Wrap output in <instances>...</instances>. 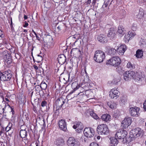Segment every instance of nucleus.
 Returning a JSON list of instances; mask_svg holds the SVG:
<instances>
[{
    "mask_svg": "<svg viewBox=\"0 0 146 146\" xmlns=\"http://www.w3.org/2000/svg\"><path fill=\"white\" fill-rule=\"evenodd\" d=\"M105 58V54L104 52L101 50H97L95 52L94 59L98 63L102 62Z\"/></svg>",
    "mask_w": 146,
    "mask_h": 146,
    "instance_id": "obj_1",
    "label": "nucleus"
},
{
    "mask_svg": "<svg viewBox=\"0 0 146 146\" xmlns=\"http://www.w3.org/2000/svg\"><path fill=\"white\" fill-rule=\"evenodd\" d=\"M97 131L98 134L107 135L109 133V130L107 125L105 124H101L98 126Z\"/></svg>",
    "mask_w": 146,
    "mask_h": 146,
    "instance_id": "obj_2",
    "label": "nucleus"
},
{
    "mask_svg": "<svg viewBox=\"0 0 146 146\" xmlns=\"http://www.w3.org/2000/svg\"><path fill=\"white\" fill-rule=\"evenodd\" d=\"M121 62L120 58L118 56L113 57L106 62V64L116 66L119 65Z\"/></svg>",
    "mask_w": 146,
    "mask_h": 146,
    "instance_id": "obj_3",
    "label": "nucleus"
},
{
    "mask_svg": "<svg viewBox=\"0 0 146 146\" xmlns=\"http://www.w3.org/2000/svg\"><path fill=\"white\" fill-rule=\"evenodd\" d=\"M130 135H132L131 137L136 138L140 136H142L143 135V130L139 128H137L132 130L130 132Z\"/></svg>",
    "mask_w": 146,
    "mask_h": 146,
    "instance_id": "obj_4",
    "label": "nucleus"
},
{
    "mask_svg": "<svg viewBox=\"0 0 146 146\" xmlns=\"http://www.w3.org/2000/svg\"><path fill=\"white\" fill-rule=\"evenodd\" d=\"M12 77L10 71H6L0 74V79L3 81L9 80Z\"/></svg>",
    "mask_w": 146,
    "mask_h": 146,
    "instance_id": "obj_5",
    "label": "nucleus"
},
{
    "mask_svg": "<svg viewBox=\"0 0 146 146\" xmlns=\"http://www.w3.org/2000/svg\"><path fill=\"white\" fill-rule=\"evenodd\" d=\"M127 132L123 129H120L118 130L116 132L115 137L117 139H124L127 135Z\"/></svg>",
    "mask_w": 146,
    "mask_h": 146,
    "instance_id": "obj_6",
    "label": "nucleus"
},
{
    "mask_svg": "<svg viewBox=\"0 0 146 146\" xmlns=\"http://www.w3.org/2000/svg\"><path fill=\"white\" fill-rule=\"evenodd\" d=\"M84 134L85 136L88 138H91L94 135L95 131L94 129L91 127H87L84 131Z\"/></svg>",
    "mask_w": 146,
    "mask_h": 146,
    "instance_id": "obj_7",
    "label": "nucleus"
},
{
    "mask_svg": "<svg viewBox=\"0 0 146 146\" xmlns=\"http://www.w3.org/2000/svg\"><path fill=\"white\" fill-rule=\"evenodd\" d=\"M135 73L133 71H129L125 72L123 74V78L126 81H127L129 79H136L135 78Z\"/></svg>",
    "mask_w": 146,
    "mask_h": 146,
    "instance_id": "obj_8",
    "label": "nucleus"
},
{
    "mask_svg": "<svg viewBox=\"0 0 146 146\" xmlns=\"http://www.w3.org/2000/svg\"><path fill=\"white\" fill-rule=\"evenodd\" d=\"M67 142L68 146H80L79 142L73 137H69Z\"/></svg>",
    "mask_w": 146,
    "mask_h": 146,
    "instance_id": "obj_9",
    "label": "nucleus"
},
{
    "mask_svg": "<svg viewBox=\"0 0 146 146\" xmlns=\"http://www.w3.org/2000/svg\"><path fill=\"white\" fill-rule=\"evenodd\" d=\"M72 127L74 129H76V131L77 132L80 133L82 132L84 126L81 122H76Z\"/></svg>",
    "mask_w": 146,
    "mask_h": 146,
    "instance_id": "obj_10",
    "label": "nucleus"
},
{
    "mask_svg": "<svg viewBox=\"0 0 146 146\" xmlns=\"http://www.w3.org/2000/svg\"><path fill=\"white\" fill-rule=\"evenodd\" d=\"M109 96L111 98L116 99L120 95V92L115 88L111 89L110 92Z\"/></svg>",
    "mask_w": 146,
    "mask_h": 146,
    "instance_id": "obj_11",
    "label": "nucleus"
},
{
    "mask_svg": "<svg viewBox=\"0 0 146 146\" xmlns=\"http://www.w3.org/2000/svg\"><path fill=\"white\" fill-rule=\"evenodd\" d=\"M132 122L131 117H125L122 121L121 126L123 128L128 127L131 124Z\"/></svg>",
    "mask_w": 146,
    "mask_h": 146,
    "instance_id": "obj_12",
    "label": "nucleus"
},
{
    "mask_svg": "<svg viewBox=\"0 0 146 146\" xmlns=\"http://www.w3.org/2000/svg\"><path fill=\"white\" fill-rule=\"evenodd\" d=\"M139 110V108L136 107L130 108L129 109V113L133 117L137 116Z\"/></svg>",
    "mask_w": 146,
    "mask_h": 146,
    "instance_id": "obj_13",
    "label": "nucleus"
},
{
    "mask_svg": "<svg viewBox=\"0 0 146 146\" xmlns=\"http://www.w3.org/2000/svg\"><path fill=\"white\" fill-rule=\"evenodd\" d=\"M126 49V47L125 44H122L116 50V51L120 55H123Z\"/></svg>",
    "mask_w": 146,
    "mask_h": 146,
    "instance_id": "obj_14",
    "label": "nucleus"
},
{
    "mask_svg": "<svg viewBox=\"0 0 146 146\" xmlns=\"http://www.w3.org/2000/svg\"><path fill=\"white\" fill-rule=\"evenodd\" d=\"M97 39L101 43H106L108 42L107 37L105 35L103 34L99 35L98 36Z\"/></svg>",
    "mask_w": 146,
    "mask_h": 146,
    "instance_id": "obj_15",
    "label": "nucleus"
},
{
    "mask_svg": "<svg viewBox=\"0 0 146 146\" xmlns=\"http://www.w3.org/2000/svg\"><path fill=\"white\" fill-rule=\"evenodd\" d=\"M58 124L60 128L61 129L64 131H66L67 130L66 122L63 119L60 120L58 123Z\"/></svg>",
    "mask_w": 146,
    "mask_h": 146,
    "instance_id": "obj_16",
    "label": "nucleus"
},
{
    "mask_svg": "<svg viewBox=\"0 0 146 146\" xmlns=\"http://www.w3.org/2000/svg\"><path fill=\"white\" fill-rule=\"evenodd\" d=\"M106 52L108 55H113L116 53V50L109 46L106 47Z\"/></svg>",
    "mask_w": 146,
    "mask_h": 146,
    "instance_id": "obj_17",
    "label": "nucleus"
},
{
    "mask_svg": "<svg viewBox=\"0 0 146 146\" xmlns=\"http://www.w3.org/2000/svg\"><path fill=\"white\" fill-rule=\"evenodd\" d=\"M58 62L61 64H64L66 61V58L63 54H61L58 56L57 58Z\"/></svg>",
    "mask_w": 146,
    "mask_h": 146,
    "instance_id": "obj_18",
    "label": "nucleus"
},
{
    "mask_svg": "<svg viewBox=\"0 0 146 146\" xmlns=\"http://www.w3.org/2000/svg\"><path fill=\"white\" fill-rule=\"evenodd\" d=\"M115 33L116 31L113 28H110L108 34V37L111 39L114 38L115 36Z\"/></svg>",
    "mask_w": 146,
    "mask_h": 146,
    "instance_id": "obj_19",
    "label": "nucleus"
},
{
    "mask_svg": "<svg viewBox=\"0 0 146 146\" xmlns=\"http://www.w3.org/2000/svg\"><path fill=\"white\" fill-rule=\"evenodd\" d=\"M65 100L62 98L58 99L56 101V106L60 108L62 107L63 104L64 103Z\"/></svg>",
    "mask_w": 146,
    "mask_h": 146,
    "instance_id": "obj_20",
    "label": "nucleus"
},
{
    "mask_svg": "<svg viewBox=\"0 0 146 146\" xmlns=\"http://www.w3.org/2000/svg\"><path fill=\"white\" fill-rule=\"evenodd\" d=\"M101 119L103 121L106 122H108L110 121L111 117L109 114H105L102 115L101 116Z\"/></svg>",
    "mask_w": 146,
    "mask_h": 146,
    "instance_id": "obj_21",
    "label": "nucleus"
},
{
    "mask_svg": "<svg viewBox=\"0 0 146 146\" xmlns=\"http://www.w3.org/2000/svg\"><path fill=\"white\" fill-rule=\"evenodd\" d=\"M117 33L119 35L121 36H122L125 34L124 29L123 26L121 25L119 26L118 28Z\"/></svg>",
    "mask_w": 146,
    "mask_h": 146,
    "instance_id": "obj_22",
    "label": "nucleus"
},
{
    "mask_svg": "<svg viewBox=\"0 0 146 146\" xmlns=\"http://www.w3.org/2000/svg\"><path fill=\"white\" fill-rule=\"evenodd\" d=\"M64 140L62 139L59 138L56 140L54 143L57 146H62L64 145Z\"/></svg>",
    "mask_w": 146,
    "mask_h": 146,
    "instance_id": "obj_23",
    "label": "nucleus"
},
{
    "mask_svg": "<svg viewBox=\"0 0 146 146\" xmlns=\"http://www.w3.org/2000/svg\"><path fill=\"white\" fill-rule=\"evenodd\" d=\"M43 39L44 42L48 43L52 41V38L51 36L49 35H47L44 37Z\"/></svg>",
    "mask_w": 146,
    "mask_h": 146,
    "instance_id": "obj_24",
    "label": "nucleus"
},
{
    "mask_svg": "<svg viewBox=\"0 0 146 146\" xmlns=\"http://www.w3.org/2000/svg\"><path fill=\"white\" fill-rule=\"evenodd\" d=\"M136 57L137 58H141L143 56V52L141 50L138 49L136 52Z\"/></svg>",
    "mask_w": 146,
    "mask_h": 146,
    "instance_id": "obj_25",
    "label": "nucleus"
},
{
    "mask_svg": "<svg viewBox=\"0 0 146 146\" xmlns=\"http://www.w3.org/2000/svg\"><path fill=\"white\" fill-rule=\"evenodd\" d=\"M20 135L21 137L22 138H25L27 136V132L25 130L21 129L20 132Z\"/></svg>",
    "mask_w": 146,
    "mask_h": 146,
    "instance_id": "obj_26",
    "label": "nucleus"
},
{
    "mask_svg": "<svg viewBox=\"0 0 146 146\" xmlns=\"http://www.w3.org/2000/svg\"><path fill=\"white\" fill-rule=\"evenodd\" d=\"M117 139L115 137H112L110 138V143L112 144L111 145H115V144L117 145L118 143V141Z\"/></svg>",
    "mask_w": 146,
    "mask_h": 146,
    "instance_id": "obj_27",
    "label": "nucleus"
},
{
    "mask_svg": "<svg viewBox=\"0 0 146 146\" xmlns=\"http://www.w3.org/2000/svg\"><path fill=\"white\" fill-rule=\"evenodd\" d=\"M108 106L111 108H114L116 107L117 104L114 102H108L107 104Z\"/></svg>",
    "mask_w": 146,
    "mask_h": 146,
    "instance_id": "obj_28",
    "label": "nucleus"
},
{
    "mask_svg": "<svg viewBox=\"0 0 146 146\" xmlns=\"http://www.w3.org/2000/svg\"><path fill=\"white\" fill-rule=\"evenodd\" d=\"M71 53H73V54L78 55L80 54V50L77 48H72L71 50Z\"/></svg>",
    "mask_w": 146,
    "mask_h": 146,
    "instance_id": "obj_29",
    "label": "nucleus"
},
{
    "mask_svg": "<svg viewBox=\"0 0 146 146\" xmlns=\"http://www.w3.org/2000/svg\"><path fill=\"white\" fill-rule=\"evenodd\" d=\"M72 86L74 88V91L76 90L77 89L80 88L79 85H78V83L76 82H73L72 84Z\"/></svg>",
    "mask_w": 146,
    "mask_h": 146,
    "instance_id": "obj_30",
    "label": "nucleus"
},
{
    "mask_svg": "<svg viewBox=\"0 0 146 146\" xmlns=\"http://www.w3.org/2000/svg\"><path fill=\"white\" fill-rule=\"evenodd\" d=\"M90 114L91 116L94 119H97L98 118V117L96 114L92 111H90Z\"/></svg>",
    "mask_w": 146,
    "mask_h": 146,
    "instance_id": "obj_31",
    "label": "nucleus"
},
{
    "mask_svg": "<svg viewBox=\"0 0 146 146\" xmlns=\"http://www.w3.org/2000/svg\"><path fill=\"white\" fill-rule=\"evenodd\" d=\"M144 15V14L143 11L140 10L137 15V17L141 19L143 16Z\"/></svg>",
    "mask_w": 146,
    "mask_h": 146,
    "instance_id": "obj_32",
    "label": "nucleus"
},
{
    "mask_svg": "<svg viewBox=\"0 0 146 146\" xmlns=\"http://www.w3.org/2000/svg\"><path fill=\"white\" fill-rule=\"evenodd\" d=\"M130 37H129V35L128 34L125 35L124 40L125 42H128L130 39Z\"/></svg>",
    "mask_w": 146,
    "mask_h": 146,
    "instance_id": "obj_33",
    "label": "nucleus"
},
{
    "mask_svg": "<svg viewBox=\"0 0 146 146\" xmlns=\"http://www.w3.org/2000/svg\"><path fill=\"white\" fill-rule=\"evenodd\" d=\"M127 66L128 68H129L131 69H132L135 68L134 65L131 62H128L127 64Z\"/></svg>",
    "mask_w": 146,
    "mask_h": 146,
    "instance_id": "obj_34",
    "label": "nucleus"
},
{
    "mask_svg": "<svg viewBox=\"0 0 146 146\" xmlns=\"http://www.w3.org/2000/svg\"><path fill=\"white\" fill-rule=\"evenodd\" d=\"M128 34L129 35V36L130 37V38L136 35V34L134 32V31L132 32L131 31H129L128 33Z\"/></svg>",
    "mask_w": 146,
    "mask_h": 146,
    "instance_id": "obj_35",
    "label": "nucleus"
},
{
    "mask_svg": "<svg viewBox=\"0 0 146 146\" xmlns=\"http://www.w3.org/2000/svg\"><path fill=\"white\" fill-rule=\"evenodd\" d=\"M131 28L133 31H136L137 28V24L135 23H133L132 25Z\"/></svg>",
    "mask_w": 146,
    "mask_h": 146,
    "instance_id": "obj_36",
    "label": "nucleus"
},
{
    "mask_svg": "<svg viewBox=\"0 0 146 146\" xmlns=\"http://www.w3.org/2000/svg\"><path fill=\"white\" fill-rule=\"evenodd\" d=\"M6 61L8 64H10L12 62V59L10 56H9L8 58L6 60Z\"/></svg>",
    "mask_w": 146,
    "mask_h": 146,
    "instance_id": "obj_37",
    "label": "nucleus"
},
{
    "mask_svg": "<svg viewBox=\"0 0 146 146\" xmlns=\"http://www.w3.org/2000/svg\"><path fill=\"white\" fill-rule=\"evenodd\" d=\"M37 62H39L41 61L42 60V57L41 56L38 55L37 57Z\"/></svg>",
    "mask_w": 146,
    "mask_h": 146,
    "instance_id": "obj_38",
    "label": "nucleus"
},
{
    "mask_svg": "<svg viewBox=\"0 0 146 146\" xmlns=\"http://www.w3.org/2000/svg\"><path fill=\"white\" fill-rule=\"evenodd\" d=\"M0 100L1 102H3L4 101V98L3 96V94L2 93H0Z\"/></svg>",
    "mask_w": 146,
    "mask_h": 146,
    "instance_id": "obj_39",
    "label": "nucleus"
},
{
    "mask_svg": "<svg viewBox=\"0 0 146 146\" xmlns=\"http://www.w3.org/2000/svg\"><path fill=\"white\" fill-rule=\"evenodd\" d=\"M125 98L123 97L121 98L120 99V103H121L122 104H124L125 103Z\"/></svg>",
    "mask_w": 146,
    "mask_h": 146,
    "instance_id": "obj_40",
    "label": "nucleus"
},
{
    "mask_svg": "<svg viewBox=\"0 0 146 146\" xmlns=\"http://www.w3.org/2000/svg\"><path fill=\"white\" fill-rule=\"evenodd\" d=\"M47 104V102L45 101H43L41 103V106L42 107H44V106H46Z\"/></svg>",
    "mask_w": 146,
    "mask_h": 146,
    "instance_id": "obj_41",
    "label": "nucleus"
},
{
    "mask_svg": "<svg viewBox=\"0 0 146 146\" xmlns=\"http://www.w3.org/2000/svg\"><path fill=\"white\" fill-rule=\"evenodd\" d=\"M10 27L12 31H14V28L13 26V22L12 21V19H11V24H10Z\"/></svg>",
    "mask_w": 146,
    "mask_h": 146,
    "instance_id": "obj_42",
    "label": "nucleus"
},
{
    "mask_svg": "<svg viewBox=\"0 0 146 146\" xmlns=\"http://www.w3.org/2000/svg\"><path fill=\"white\" fill-rule=\"evenodd\" d=\"M90 146H99V145L95 142H93L90 144Z\"/></svg>",
    "mask_w": 146,
    "mask_h": 146,
    "instance_id": "obj_43",
    "label": "nucleus"
},
{
    "mask_svg": "<svg viewBox=\"0 0 146 146\" xmlns=\"http://www.w3.org/2000/svg\"><path fill=\"white\" fill-rule=\"evenodd\" d=\"M143 108L146 111V100H145L143 103Z\"/></svg>",
    "mask_w": 146,
    "mask_h": 146,
    "instance_id": "obj_44",
    "label": "nucleus"
},
{
    "mask_svg": "<svg viewBox=\"0 0 146 146\" xmlns=\"http://www.w3.org/2000/svg\"><path fill=\"white\" fill-rule=\"evenodd\" d=\"M11 129H10V128L8 127L7 126L5 129V130L6 131L8 132L10 130H11Z\"/></svg>",
    "mask_w": 146,
    "mask_h": 146,
    "instance_id": "obj_45",
    "label": "nucleus"
},
{
    "mask_svg": "<svg viewBox=\"0 0 146 146\" xmlns=\"http://www.w3.org/2000/svg\"><path fill=\"white\" fill-rule=\"evenodd\" d=\"M5 107L6 106H5L4 108H2V106L1 105H0V110L1 109L2 110V112H3L4 111V110L5 109Z\"/></svg>",
    "mask_w": 146,
    "mask_h": 146,
    "instance_id": "obj_46",
    "label": "nucleus"
},
{
    "mask_svg": "<svg viewBox=\"0 0 146 146\" xmlns=\"http://www.w3.org/2000/svg\"><path fill=\"white\" fill-rule=\"evenodd\" d=\"M24 23L25 24L24 25V27H27L28 25V23L26 21H25Z\"/></svg>",
    "mask_w": 146,
    "mask_h": 146,
    "instance_id": "obj_47",
    "label": "nucleus"
},
{
    "mask_svg": "<svg viewBox=\"0 0 146 146\" xmlns=\"http://www.w3.org/2000/svg\"><path fill=\"white\" fill-rule=\"evenodd\" d=\"M42 85H43V86L44 87V89L46 88L47 87V85L45 83H43L41 84Z\"/></svg>",
    "mask_w": 146,
    "mask_h": 146,
    "instance_id": "obj_48",
    "label": "nucleus"
},
{
    "mask_svg": "<svg viewBox=\"0 0 146 146\" xmlns=\"http://www.w3.org/2000/svg\"><path fill=\"white\" fill-rule=\"evenodd\" d=\"M12 125V124L11 123H9L8 125L7 126L8 127H9V128H10V129H11L12 128V127H11Z\"/></svg>",
    "mask_w": 146,
    "mask_h": 146,
    "instance_id": "obj_49",
    "label": "nucleus"
},
{
    "mask_svg": "<svg viewBox=\"0 0 146 146\" xmlns=\"http://www.w3.org/2000/svg\"><path fill=\"white\" fill-rule=\"evenodd\" d=\"M33 67L36 70H37L38 68L37 66H36L35 65H34L33 66Z\"/></svg>",
    "mask_w": 146,
    "mask_h": 146,
    "instance_id": "obj_50",
    "label": "nucleus"
},
{
    "mask_svg": "<svg viewBox=\"0 0 146 146\" xmlns=\"http://www.w3.org/2000/svg\"><path fill=\"white\" fill-rule=\"evenodd\" d=\"M91 3V0H88L87 2V4H90Z\"/></svg>",
    "mask_w": 146,
    "mask_h": 146,
    "instance_id": "obj_51",
    "label": "nucleus"
},
{
    "mask_svg": "<svg viewBox=\"0 0 146 146\" xmlns=\"http://www.w3.org/2000/svg\"><path fill=\"white\" fill-rule=\"evenodd\" d=\"M41 86H40V87L39 86V85H36L35 86V88H40V87H41Z\"/></svg>",
    "mask_w": 146,
    "mask_h": 146,
    "instance_id": "obj_52",
    "label": "nucleus"
},
{
    "mask_svg": "<svg viewBox=\"0 0 146 146\" xmlns=\"http://www.w3.org/2000/svg\"><path fill=\"white\" fill-rule=\"evenodd\" d=\"M24 18L25 19H26L27 18V16L25 15L24 16Z\"/></svg>",
    "mask_w": 146,
    "mask_h": 146,
    "instance_id": "obj_53",
    "label": "nucleus"
},
{
    "mask_svg": "<svg viewBox=\"0 0 146 146\" xmlns=\"http://www.w3.org/2000/svg\"><path fill=\"white\" fill-rule=\"evenodd\" d=\"M57 29L59 31L61 30V27L59 26H58L57 27Z\"/></svg>",
    "mask_w": 146,
    "mask_h": 146,
    "instance_id": "obj_54",
    "label": "nucleus"
},
{
    "mask_svg": "<svg viewBox=\"0 0 146 146\" xmlns=\"http://www.w3.org/2000/svg\"><path fill=\"white\" fill-rule=\"evenodd\" d=\"M35 36H36V37L37 38V40H39L40 39L39 37L37 36V35H35Z\"/></svg>",
    "mask_w": 146,
    "mask_h": 146,
    "instance_id": "obj_55",
    "label": "nucleus"
},
{
    "mask_svg": "<svg viewBox=\"0 0 146 146\" xmlns=\"http://www.w3.org/2000/svg\"><path fill=\"white\" fill-rule=\"evenodd\" d=\"M97 138L98 139H100V136H98L97 137Z\"/></svg>",
    "mask_w": 146,
    "mask_h": 146,
    "instance_id": "obj_56",
    "label": "nucleus"
},
{
    "mask_svg": "<svg viewBox=\"0 0 146 146\" xmlns=\"http://www.w3.org/2000/svg\"><path fill=\"white\" fill-rule=\"evenodd\" d=\"M5 99L6 100V101H8V102L9 101V99L8 98H5Z\"/></svg>",
    "mask_w": 146,
    "mask_h": 146,
    "instance_id": "obj_57",
    "label": "nucleus"
},
{
    "mask_svg": "<svg viewBox=\"0 0 146 146\" xmlns=\"http://www.w3.org/2000/svg\"><path fill=\"white\" fill-rule=\"evenodd\" d=\"M3 133V131L1 130V131H0V136L1 135V134Z\"/></svg>",
    "mask_w": 146,
    "mask_h": 146,
    "instance_id": "obj_58",
    "label": "nucleus"
},
{
    "mask_svg": "<svg viewBox=\"0 0 146 146\" xmlns=\"http://www.w3.org/2000/svg\"><path fill=\"white\" fill-rule=\"evenodd\" d=\"M27 30H26V29H25L23 31L25 32H27Z\"/></svg>",
    "mask_w": 146,
    "mask_h": 146,
    "instance_id": "obj_59",
    "label": "nucleus"
},
{
    "mask_svg": "<svg viewBox=\"0 0 146 146\" xmlns=\"http://www.w3.org/2000/svg\"><path fill=\"white\" fill-rule=\"evenodd\" d=\"M34 33V34H35V35H36L37 34H36V32H34V33Z\"/></svg>",
    "mask_w": 146,
    "mask_h": 146,
    "instance_id": "obj_60",
    "label": "nucleus"
},
{
    "mask_svg": "<svg viewBox=\"0 0 146 146\" xmlns=\"http://www.w3.org/2000/svg\"><path fill=\"white\" fill-rule=\"evenodd\" d=\"M33 110L34 111H35V108L34 107L33 108Z\"/></svg>",
    "mask_w": 146,
    "mask_h": 146,
    "instance_id": "obj_61",
    "label": "nucleus"
},
{
    "mask_svg": "<svg viewBox=\"0 0 146 146\" xmlns=\"http://www.w3.org/2000/svg\"><path fill=\"white\" fill-rule=\"evenodd\" d=\"M32 57H33V60L35 62V60L34 57H33V56H32Z\"/></svg>",
    "mask_w": 146,
    "mask_h": 146,
    "instance_id": "obj_62",
    "label": "nucleus"
},
{
    "mask_svg": "<svg viewBox=\"0 0 146 146\" xmlns=\"http://www.w3.org/2000/svg\"><path fill=\"white\" fill-rule=\"evenodd\" d=\"M107 5L106 4H104V6L105 7H106L107 6Z\"/></svg>",
    "mask_w": 146,
    "mask_h": 146,
    "instance_id": "obj_63",
    "label": "nucleus"
},
{
    "mask_svg": "<svg viewBox=\"0 0 146 146\" xmlns=\"http://www.w3.org/2000/svg\"><path fill=\"white\" fill-rule=\"evenodd\" d=\"M142 1H143V2L146 1V0H141Z\"/></svg>",
    "mask_w": 146,
    "mask_h": 146,
    "instance_id": "obj_64",
    "label": "nucleus"
}]
</instances>
